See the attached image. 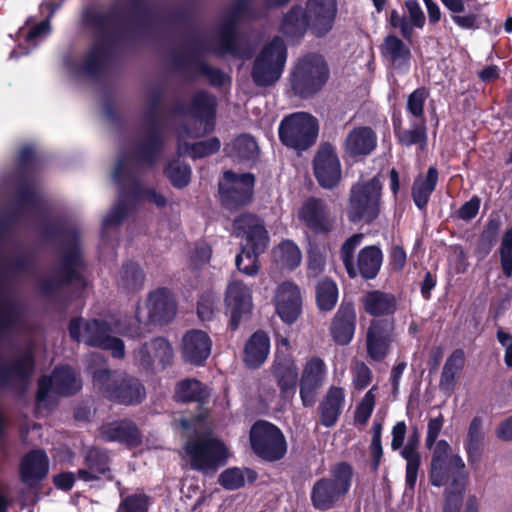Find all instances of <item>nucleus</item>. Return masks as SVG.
<instances>
[{"label": "nucleus", "mask_w": 512, "mask_h": 512, "mask_svg": "<svg viewBox=\"0 0 512 512\" xmlns=\"http://www.w3.org/2000/svg\"><path fill=\"white\" fill-rule=\"evenodd\" d=\"M134 16L133 26H127V13L116 4L102 11L94 6L82 10L81 21L93 34V42L82 61L76 65L77 75L98 77L106 68L114 54L121 50L129 38L136 34H146L151 27L153 13L148 0H128Z\"/></svg>", "instance_id": "obj_1"}, {"label": "nucleus", "mask_w": 512, "mask_h": 512, "mask_svg": "<svg viewBox=\"0 0 512 512\" xmlns=\"http://www.w3.org/2000/svg\"><path fill=\"white\" fill-rule=\"evenodd\" d=\"M233 228L237 237L244 240L235 257L236 268L247 276H255L260 269L259 257L270 242L265 222L253 213L244 212L234 219Z\"/></svg>", "instance_id": "obj_2"}, {"label": "nucleus", "mask_w": 512, "mask_h": 512, "mask_svg": "<svg viewBox=\"0 0 512 512\" xmlns=\"http://www.w3.org/2000/svg\"><path fill=\"white\" fill-rule=\"evenodd\" d=\"M189 46L186 52H173L172 64L174 68L187 76L191 81L198 77H205L210 86L221 88L231 83L230 76L221 68L210 65L203 59V55L213 52L216 55V49L210 47L201 39L195 36L189 37Z\"/></svg>", "instance_id": "obj_3"}, {"label": "nucleus", "mask_w": 512, "mask_h": 512, "mask_svg": "<svg viewBox=\"0 0 512 512\" xmlns=\"http://www.w3.org/2000/svg\"><path fill=\"white\" fill-rule=\"evenodd\" d=\"M93 385L107 400L125 406H136L146 398L142 381L123 371L98 368L92 373Z\"/></svg>", "instance_id": "obj_4"}, {"label": "nucleus", "mask_w": 512, "mask_h": 512, "mask_svg": "<svg viewBox=\"0 0 512 512\" xmlns=\"http://www.w3.org/2000/svg\"><path fill=\"white\" fill-rule=\"evenodd\" d=\"M353 476L350 463H336L330 470V476H323L313 483L310 491L313 508L325 512L341 506L350 491Z\"/></svg>", "instance_id": "obj_5"}, {"label": "nucleus", "mask_w": 512, "mask_h": 512, "mask_svg": "<svg viewBox=\"0 0 512 512\" xmlns=\"http://www.w3.org/2000/svg\"><path fill=\"white\" fill-rule=\"evenodd\" d=\"M68 333L72 341H83L87 346L107 350L114 358L125 356V344L119 337L112 336V327L103 319L87 320L83 326V318L76 316L70 319Z\"/></svg>", "instance_id": "obj_6"}, {"label": "nucleus", "mask_w": 512, "mask_h": 512, "mask_svg": "<svg viewBox=\"0 0 512 512\" xmlns=\"http://www.w3.org/2000/svg\"><path fill=\"white\" fill-rule=\"evenodd\" d=\"M330 77L325 58L318 53L300 57L289 75L292 91L296 96L307 99L320 92Z\"/></svg>", "instance_id": "obj_7"}, {"label": "nucleus", "mask_w": 512, "mask_h": 512, "mask_svg": "<svg viewBox=\"0 0 512 512\" xmlns=\"http://www.w3.org/2000/svg\"><path fill=\"white\" fill-rule=\"evenodd\" d=\"M432 486H461L467 483L468 473L460 455L453 453L451 445L444 439L438 440L432 450L428 471Z\"/></svg>", "instance_id": "obj_8"}, {"label": "nucleus", "mask_w": 512, "mask_h": 512, "mask_svg": "<svg viewBox=\"0 0 512 512\" xmlns=\"http://www.w3.org/2000/svg\"><path fill=\"white\" fill-rule=\"evenodd\" d=\"M163 99V92L158 89L149 96V107L145 112L147 125L146 137L133 151V159L139 164L148 167L156 165L164 149V137L160 128V105Z\"/></svg>", "instance_id": "obj_9"}, {"label": "nucleus", "mask_w": 512, "mask_h": 512, "mask_svg": "<svg viewBox=\"0 0 512 512\" xmlns=\"http://www.w3.org/2000/svg\"><path fill=\"white\" fill-rule=\"evenodd\" d=\"M382 183L378 177L358 182L350 189L347 217L351 223H373L380 214Z\"/></svg>", "instance_id": "obj_10"}, {"label": "nucleus", "mask_w": 512, "mask_h": 512, "mask_svg": "<svg viewBox=\"0 0 512 512\" xmlns=\"http://www.w3.org/2000/svg\"><path fill=\"white\" fill-rule=\"evenodd\" d=\"M318 134V120L307 112H295L285 116L278 127L280 142L297 153L313 147Z\"/></svg>", "instance_id": "obj_11"}, {"label": "nucleus", "mask_w": 512, "mask_h": 512, "mask_svg": "<svg viewBox=\"0 0 512 512\" xmlns=\"http://www.w3.org/2000/svg\"><path fill=\"white\" fill-rule=\"evenodd\" d=\"M190 468L205 475L216 473L225 466L228 450L223 441L214 437L189 439L184 446Z\"/></svg>", "instance_id": "obj_12"}, {"label": "nucleus", "mask_w": 512, "mask_h": 512, "mask_svg": "<svg viewBox=\"0 0 512 512\" xmlns=\"http://www.w3.org/2000/svg\"><path fill=\"white\" fill-rule=\"evenodd\" d=\"M287 60V47L284 41L275 36L266 43L255 57L251 77L257 87L274 85L282 76Z\"/></svg>", "instance_id": "obj_13"}, {"label": "nucleus", "mask_w": 512, "mask_h": 512, "mask_svg": "<svg viewBox=\"0 0 512 512\" xmlns=\"http://www.w3.org/2000/svg\"><path fill=\"white\" fill-rule=\"evenodd\" d=\"M253 454L267 463L281 461L287 454L288 444L282 430L266 420L255 421L249 431Z\"/></svg>", "instance_id": "obj_14"}, {"label": "nucleus", "mask_w": 512, "mask_h": 512, "mask_svg": "<svg viewBox=\"0 0 512 512\" xmlns=\"http://www.w3.org/2000/svg\"><path fill=\"white\" fill-rule=\"evenodd\" d=\"M253 0H235L225 19L219 24L217 29V49L218 56L227 54L237 55L240 51L238 25L243 17L255 18L252 6Z\"/></svg>", "instance_id": "obj_15"}, {"label": "nucleus", "mask_w": 512, "mask_h": 512, "mask_svg": "<svg viewBox=\"0 0 512 512\" xmlns=\"http://www.w3.org/2000/svg\"><path fill=\"white\" fill-rule=\"evenodd\" d=\"M297 216L305 228L314 235L327 236L337 226L336 215L326 200L320 197H307L302 202Z\"/></svg>", "instance_id": "obj_16"}, {"label": "nucleus", "mask_w": 512, "mask_h": 512, "mask_svg": "<svg viewBox=\"0 0 512 512\" xmlns=\"http://www.w3.org/2000/svg\"><path fill=\"white\" fill-rule=\"evenodd\" d=\"M81 388L82 381L77 377L75 370L71 366H56L50 376H41L38 379V388L35 396L36 404L45 403L50 391L58 396L70 397L77 394Z\"/></svg>", "instance_id": "obj_17"}, {"label": "nucleus", "mask_w": 512, "mask_h": 512, "mask_svg": "<svg viewBox=\"0 0 512 512\" xmlns=\"http://www.w3.org/2000/svg\"><path fill=\"white\" fill-rule=\"evenodd\" d=\"M223 180L224 182L219 184V195L226 208H240L252 201L256 182L253 173L237 174L227 170L223 173Z\"/></svg>", "instance_id": "obj_18"}, {"label": "nucleus", "mask_w": 512, "mask_h": 512, "mask_svg": "<svg viewBox=\"0 0 512 512\" xmlns=\"http://www.w3.org/2000/svg\"><path fill=\"white\" fill-rule=\"evenodd\" d=\"M395 339V319H371L365 333L366 354L370 361H384L391 353Z\"/></svg>", "instance_id": "obj_19"}, {"label": "nucleus", "mask_w": 512, "mask_h": 512, "mask_svg": "<svg viewBox=\"0 0 512 512\" xmlns=\"http://www.w3.org/2000/svg\"><path fill=\"white\" fill-rule=\"evenodd\" d=\"M313 175L326 190L336 188L342 180V166L336 147L330 142L319 145L312 160Z\"/></svg>", "instance_id": "obj_20"}, {"label": "nucleus", "mask_w": 512, "mask_h": 512, "mask_svg": "<svg viewBox=\"0 0 512 512\" xmlns=\"http://www.w3.org/2000/svg\"><path fill=\"white\" fill-rule=\"evenodd\" d=\"M83 267L84 261H78L77 253L74 251L61 255L56 276L45 278L40 283V291L43 296L52 297L62 287L69 286L74 282H84L80 271Z\"/></svg>", "instance_id": "obj_21"}, {"label": "nucleus", "mask_w": 512, "mask_h": 512, "mask_svg": "<svg viewBox=\"0 0 512 512\" xmlns=\"http://www.w3.org/2000/svg\"><path fill=\"white\" fill-rule=\"evenodd\" d=\"M146 307L151 325L165 326L171 323L177 313V302L171 289L158 287L148 293Z\"/></svg>", "instance_id": "obj_22"}, {"label": "nucleus", "mask_w": 512, "mask_h": 512, "mask_svg": "<svg viewBox=\"0 0 512 512\" xmlns=\"http://www.w3.org/2000/svg\"><path fill=\"white\" fill-rule=\"evenodd\" d=\"M356 325L355 304L352 300L343 299L329 325V334L332 340L340 346L350 344L355 336Z\"/></svg>", "instance_id": "obj_23"}, {"label": "nucleus", "mask_w": 512, "mask_h": 512, "mask_svg": "<svg viewBox=\"0 0 512 512\" xmlns=\"http://www.w3.org/2000/svg\"><path fill=\"white\" fill-rule=\"evenodd\" d=\"M327 374L324 360L314 356L306 361L299 380L300 398L304 407H312Z\"/></svg>", "instance_id": "obj_24"}, {"label": "nucleus", "mask_w": 512, "mask_h": 512, "mask_svg": "<svg viewBox=\"0 0 512 512\" xmlns=\"http://www.w3.org/2000/svg\"><path fill=\"white\" fill-rule=\"evenodd\" d=\"M304 10L315 37L322 38L333 29L338 12L337 0H306Z\"/></svg>", "instance_id": "obj_25"}, {"label": "nucleus", "mask_w": 512, "mask_h": 512, "mask_svg": "<svg viewBox=\"0 0 512 512\" xmlns=\"http://www.w3.org/2000/svg\"><path fill=\"white\" fill-rule=\"evenodd\" d=\"M43 238L47 241H59L63 248L61 255L74 251L78 261H84L81 252L80 233L75 227H70L63 219L42 221L39 225Z\"/></svg>", "instance_id": "obj_26"}, {"label": "nucleus", "mask_w": 512, "mask_h": 512, "mask_svg": "<svg viewBox=\"0 0 512 512\" xmlns=\"http://www.w3.org/2000/svg\"><path fill=\"white\" fill-rule=\"evenodd\" d=\"M225 304L230 315L231 331L239 328L242 318L251 313L252 295L250 289L240 281L230 283L226 290Z\"/></svg>", "instance_id": "obj_27"}, {"label": "nucleus", "mask_w": 512, "mask_h": 512, "mask_svg": "<svg viewBox=\"0 0 512 512\" xmlns=\"http://www.w3.org/2000/svg\"><path fill=\"white\" fill-rule=\"evenodd\" d=\"M377 148V134L369 126L354 127L343 143V156L359 161L372 154Z\"/></svg>", "instance_id": "obj_28"}, {"label": "nucleus", "mask_w": 512, "mask_h": 512, "mask_svg": "<svg viewBox=\"0 0 512 512\" xmlns=\"http://www.w3.org/2000/svg\"><path fill=\"white\" fill-rule=\"evenodd\" d=\"M100 438L105 442H117L129 448L142 443V433L137 424L127 418L103 423L99 428Z\"/></svg>", "instance_id": "obj_29"}, {"label": "nucleus", "mask_w": 512, "mask_h": 512, "mask_svg": "<svg viewBox=\"0 0 512 512\" xmlns=\"http://www.w3.org/2000/svg\"><path fill=\"white\" fill-rule=\"evenodd\" d=\"M271 372L282 396L287 397L296 393L299 369L290 353L281 352L277 349Z\"/></svg>", "instance_id": "obj_30"}, {"label": "nucleus", "mask_w": 512, "mask_h": 512, "mask_svg": "<svg viewBox=\"0 0 512 512\" xmlns=\"http://www.w3.org/2000/svg\"><path fill=\"white\" fill-rule=\"evenodd\" d=\"M108 451L96 446L89 447L84 452L83 464L86 468L77 471V477L84 482L100 480L101 477L112 480Z\"/></svg>", "instance_id": "obj_31"}, {"label": "nucleus", "mask_w": 512, "mask_h": 512, "mask_svg": "<svg viewBox=\"0 0 512 512\" xmlns=\"http://www.w3.org/2000/svg\"><path fill=\"white\" fill-rule=\"evenodd\" d=\"M211 348V338L202 330L191 329L183 335L181 354L186 363L202 366L210 356Z\"/></svg>", "instance_id": "obj_32"}, {"label": "nucleus", "mask_w": 512, "mask_h": 512, "mask_svg": "<svg viewBox=\"0 0 512 512\" xmlns=\"http://www.w3.org/2000/svg\"><path fill=\"white\" fill-rule=\"evenodd\" d=\"M49 473V458L43 449L27 452L19 463V476L22 483L29 487L40 484Z\"/></svg>", "instance_id": "obj_33"}, {"label": "nucleus", "mask_w": 512, "mask_h": 512, "mask_svg": "<svg viewBox=\"0 0 512 512\" xmlns=\"http://www.w3.org/2000/svg\"><path fill=\"white\" fill-rule=\"evenodd\" d=\"M34 370V354L31 350H25L10 364L0 366V388L12 387L17 382L26 384Z\"/></svg>", "instance_id": "obj_34"}, {"label": "nucleus", "mask_w": 512, "mask_h": 512, "mask_svg": "<svg viewBox=\"0 0 512 512\" xmlns=\"http://www.w3.org/2000/svg\"><path fill=\"white\" fill-rule=\"evenodd\" d=\"M443 5L452 13V21L464 30H484L490 32L493 26L492 19L480 12L479 7L474 11L461 15L464 12V0H441Z\"/></svg>", "instance_id": "obj_35"}, {"label": "nucleus", "mask_w": 512, "mask_h": 512, "mask_svg": "<svg viewBox=\"0 0 512 512\" xmlns=\"http://www.w3.org/2000/svg\"><path fill=\"white\" fill-rule=\"evenodd\" d=\"M360 302L364 312L372 319H395L398 302L392 293L378 289L369 290L361 297Z\"/></svg>", "instance_id": "obj_36"}, {"label": "nucleus", "mask_w": 512, "mask_h": 512, "mask_svg": "<svg viewBox=\"0 0 512 512\" xmlns=\"http://www.w3.org/2000/svg\"><path fill=\"white\" fill-rule=\"evenodd\" d=\"M9 282V276L3 266L0 270V340L13 332L21 316L18 304L4 297L8 291Z\"/></svg>", "instance_id": "obj_37"}, {"label": "nucleus", "mask_w": 512, "mask_h": 512, "mask_svg": "<svg viewBox=\"0 0 512 512\" xmlns=\"http://www.w3.org/2000/svg\"><path fill=\"white\" fill-rule=\"evenodd\" d=\"M113 178L120 188L119 195H125L126 201L129 203L135 206L134 202L145 199L146 189L142 187L140 180L134 172L127 168L124 156L118 159L114 168Z\"/></svg>", "instance_id": "obj_38"}, {"label": "nucleus", "mask_w": 512, "mask_h": 512, "mask_svg": "<svg viewBox=\"0 0 512 512\" xmlns=\"http://www.w3.org/2000/svg\"><path fill=\"white\" fill-rule=\"evenodd\" d=\"M276 312L287 324L294 323L301 313V295L293 283H283L276 296Z\"/></svg>", "instance_id": "obj_39"}, {"label": "nucleus", "mask_w": 512, "mask_h": 512, "mask_svg": "<svg viewBox=\"0 0 512 512\" xmlns=\"http://www.w3.org/2000/svg\"><path fill=\"white\" fill-rule=\"evenodd\" d=\"M210 388L196 378H185L175 385L174 400L179 403H196L199 408L207 405Z\"/></svg>", "instance_id": "obj_40"}, {"label": "nucleus", "mask_w": 512, "mask_h": 512, "mask_svg": "<svg viewBox=\"0 0 512 512\" xmlns=\"http://www.w3.org/2000/svg\"><path fill=\"white\" fill-rule=\"evenodd\" d=\"M270 351V338L263 330H257L246 341L243 362L249 369H258L266 361Z\"/></svg>", "instance_id": "obj_41"}, {"label": "nucleus", "mask_w": 512, "mask_h": 512, "mask_svg": "<svg viewBox=\"0 0 512 512\" xmlns=\"http://www.w3.org/2000/svg\"><path fill=\"white\" fill-rule=\"evenodd\" d=\"M344 403L345 393L343 388L331 386L318 406L320 423L326 428L333 427L342 414Z\"/></svg>", "instance_id": "obj_42"}, {"label": "nucleus", "mask_w": 512, "mask_h": 512, "mask_svg": "<svg viewBox=\"0 0 512 512\" xmlns=\"http://www.w3.org/2000/svg\"><path fill=\"white\" fill-rule=\"evenodd\" d=\"M311 31V23L306 16L304 8L299 5H293L281 20L279 31L288 39L301 40L306 32Z\"/></svg>", "instance_id": "obj_43"}, {"label": "nucleus", "mask_w": 512, "mask_h": 512, "mask_svg": "<svg viewBox=\"0 0 512 512\" xmlns=\"http://www.w3.org/2000/svg\"><path fill=\"white\" fill-rule=\"evenodd\" d=\"M380 52L384 59L388 60L395 69L408 70L412 58L410 48L394 34L387 35L382 45Z\"/></svg>", "instance_id": "obj_44"}, {"label": "nucleus", "mask_w": 512, "mask_h": 512, "mask_svg": "<svg viewBox=\"0 0 512 512\" xmlns=\"http://www.w3.org/2000/svg\"><path fill=\"white\" fill-rule=\"evenodd\" d=\"M439 172L435 166H430L425 177L418 175L412 184L411 196L415 206L426 211L432 193L437 187Z\"/></svg>", "instance_id": "obj_45"}, {"label": "nucleus", "mask_w": 512, "mask_h": 512, "mask_svg": "<svg viewBox=\"0 0 512 512\" xmlns=\"http://www.w3.org/2000/svg\"><path fill=\"white\" fill-rule=\"evenodd\" d=\"M216 109V97L206 90L195 92L189 102V115L207 124L209 121L214 122Z\"/></svg>", "instance_id": "obj_46"}, {"label": "nucleus", "mask_w": 512, "mask_h": 512, "mask_svg": "<svg viewBox=\"0 0 512 512\" xmlns=\"http://www.w3.org/2000/svg\"><path fill=\"white\" fill-rule=\"evenodd\" d=\"M383 261L382 250L375 245L363 247L357 257V274L365 280H371L378 275Z\"/></svg>", "instance_id": "obj_47"}, {"label": "nucleus", "mask_w": 512, "mask_h": 512, "mask_svg": "<svg viewBox=\"0 0 512 512\" xmlns=\"http://www.w3.org/2000/svg\"><path fill=\"white\" fill-rule=\"evenodd\" d=\"M482 425V418L479 416H475L470 422L467 436L464 441V449L467 454V460L472 467L478 465L482 456V448L484 442V433L482 432Z\"/></svg>", "instance_id": "obj_48"}, {"label": "nucleus", "mask_w": 512, "mask_h": 512, "mask_svg": "<svg viewBox=\"0 0 512 512\" xmlns=\"http://www.w3.org/2000/svg\"><path fill=\"white\" fill-rule=\"evenodd\" d=\"M146 275L141 266L132 260L122 264L117 285L127 293H136L143 289Z\"/></svg>", "instance_id": "obj_49"}, {"label": "nucleus", "mask_w": 512, "mask_h": 512, "mask_svg": "<svg viewBox=\"0 0 512 512\" xmlns=\"http://www.w3.org/2000/svg\"><path fill=\"white\" fill-rule=\"evenodd\" d=\"M15 201L19 207H31L35 211L41 210V200L35 187L34 177H15Z\"/></svg>", "instance_id": "obj_50"}, {"label": "nucleus", "mask_w": 512, "mask_h": 512, "mask_svg": "<svg viewBox=\"0 0 512 512\" xmlns=\"http://www.w3.org/2000/svg\"><path fill=\"white\" fill-rule=\"evenodd\" d=\"M339 290L336 282L329 277L319 280L315 286L316 306L321 312L332 311L338 301Z\"/></svg>", "instance_id": "obj_51"}, {"label": "nucleus", "mask_w": 512, "mask_h": 512, "mask_svg": "<svg viewBox=\"0 0 512 512\" xmlns=\"http://www.w3.org/2000/svg\"><path fill=\"white\" fill-rule=\"evenodd\" d=\"M465 363V354L462 349L454 350L446 359L440 376L439 387L442 391H452L455 386L457 374Z\"/></svg>", "instance_id": "obj_52"}, {"label": "nucleus", "mask_w": 512, "mask_h": 512, "mask_svg": "<svg viewBox=\"0 0 512 512\" xmlns=\"http://www.w3.org/2000/svg\"><path fill=\"white\" fill-rule=\"evenodd\" d=\"M257 477V472L251 468L232 467L219 475L218 482L226 490H237L245 485V479L249 483H253Z\"/></svg>", "instance_id": "obj_53"}, {"label": "nucleus", "mask_w": 512, "mask_h": 512, "mask_svg": "<svg viewBox=\"0 0 512 512\" xmlns=\"http://www.w3.org/2000/svg\"><path fill=\"white\" fill-rule=\"evenodd\" d=\"M163 174L174 188L183 189L191 181L192 170L189 164L174 158L164 166Z\"/></svg>", "instance_id": "obj_54"}, {"label": "nucleus", "mask_w": 512, "mask_h": 512, "mask_svg": "<svg viewBox=\"0 0 512 512\" xmlns=\"http://www.w3.org/2000/svg\"><path fill=\"white\" fill-rule=\"evenodd\" d=\"M395 138L402 146L410 147L417 145L419 150L424 151L428 143L426 120H416L412 123L411 128H404Z\"/></svg>", "instance_id": "obj_55"}, {"label": "nucleus", "mask_w": 512, "mask_h": 512, "mask_svg": "<svg viewBox=\"0 0 512 512\" xmlns=\"http://www.w3.org/2000/svg\"><path fill=\"white\" fill-rule=\"evenodd\" d=\"M277 261L288 270L296 269L302 259L300 248L293 240H283L275 250Z\"/></svg>", "instance_id": "obj_56"}, {"label": "nucleus", "mask_w": 512, "mask_h": 512, "mask_svg": "<svg viewBox=\"0 0 512 512\" xmlns=\"http://www.w3.org/2000/svg\"><path fill=\"white\" fill-rule=\"evenodd\" d=\"M232 149L233 156L241 163L255 161L259 154L257 142L249 134H241L236 137Z\"/></svg>", "instance_id": "obj_57"}, {"label": "nucleus", "mask_w": 512, "mask_h": 512, "mask_svg": "<svg viewBox=\"0 0 512 512\" xmlns=\"http://www.w3.org/2000/svg\"><path fill=\"white\" fill-rule=\"evenodd\" d=\"M363 237L364 236L361 233L353 234L344 241L340 249V258L350 278H355L357 276V269L354 264V254L357 247L361 244Z\"/></svg>", "instance_id": "obj_58"}, {"label": "nucleus", "mask_w": 512, "mask_h": 512, "mask_svg": "<svg viewBox=\"0 0 512 512\" xmlns=\"http://www.w3.org/2000/svg\"><path fill=\"white\" fill-rule=\"evenodd\" d=\"M133 210L134 205L126 201L125 195H119L117 202L104 218L102 227L107 229L121 225Z\"/></svg>", "instance_id": "obj_59"}, {"label": "nucleus", "mask_w": 512, "mask_h": 512, "mask_svg": "<svg viewBox=\"0 0 512 512\" xmlns=\"http://www.w3.org/2000/svg\"><path fill=\"white\" fill-rule=\"evenodd\" d=\"M37 156L35 149L24 146L19 151L15 177H34L36 172Z\"/></svg>", "instance_id": "obj_60"}, {"label": "nucleus", "mask_w": 512, "mask_h": 512, "mask_svg": "<svg viewBox=\"0 0 512 512\" xmlns=\"http://www.w3.org/2000/svg\"><path fill=\"white\" fill-rule=\"evenodd\" d=\"M150 342L153 349V358H155V365L157 364L160 370L166 369L171 365L174 356L171 344L163 337H155Z\"/></svg>", "instance_id": "obj_61"}, {"label": "nucleus", "mask_w": 512, "mask_h": 512, "mask_svg": "<svg viewBox=\"0 0 512 512\" xmlns=\"http://www.w3.org/2000/svg\"><path fill=\"white\" fill-rule=\"evenodd\" d=\"M498 254L502 273L509 279L512 277V226L504 232Z\"/></svg>", "instance_id": "obj_62"}, {"label": "nucleus", "mask_w": 512, "mask_h": 512, "mask_svg": "<svg viewBox=\"0 0 512 512\" xmlns=\"http://www.w3.org/2000/svg\"><path fill=\"white\" fill-rule=\"evenodd\" d=\"M429 97V91L426 87H418L415 89L407 99L406 111L418 121L425 119L424 105L426 99Z\"/></svg>", "instance_id": "obj_63"}, {"label": "nucleus", "mask_w": 512, "mask_h": 512, "mask_svg": "<svg viewBox=\"0 0 512 512\" xmlns=\"http://www.w3.org/2000/svg\"><path fill=\"white\" fill-rule=\"evenodd\" d=\"M120 497L117 512H148L149 497L145 493L124 495V492L120 491Z\"/></svg>", "instance_id": "obj_64"}]
</instances>
